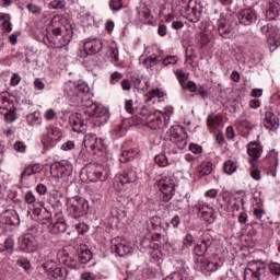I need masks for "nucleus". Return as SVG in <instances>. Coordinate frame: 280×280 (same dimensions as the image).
I'll use <instances>...</instances> for the list:
<instances>
[{
  "mask_svg": "<svg viewBox=\"0 0 280 280\" xmlns=\"http://www.w3.org/2000/svg\"><path fill=\"white\" fill-rule=\"evenodd\" d=\"M89 93V85L84 81H68L63 85V96L72 104H82Z\"/></svg>",
  "mask_w": 280,
  "mask_h": 280,
  "instance_id": "f257e3e1",
  "label": "nucleus"
},
{
  "mask_svg": "<svg viewBox=\"0 0 280 280\" xmlns=\"http://www.w3.org/2000/svg\"><path fill=\"white\" fill-rule=\"evenodd\" d=\"M137 182V171L128 168L124 174L118 175L115 180V189L120 196L127 198L135 194V183Z\"/></svg>",
  "mask_w": 280,
  "mask_h": 280,
  "instance_id": "f03ea898",
  "label": "nucleus"
},
{
  "mask_svg": "<svg viewBox=\"0 0 280 280\" xmlns=\"http://www.w3.org/2000/svg\"><path fill=\"white\" fill-rule=\"evenodd\" d=\"M158 187L161 194H163V201L170 202L171 198H174V194H176L178 180L176 179L174 174L164 172L158 180Z\"/></svg>",
  "mask_w": 280,
  "mask_h": 280,
  "instance_id": "7ed1b4c3",
  "label": "nucleus"
},
{
  "mask_svg": "<svg viewBox=\"0 0 280 280\" xmlns=\"http://www.w3.org/2000/svg\"><path fill=\"white\" fill-rule=\"evenodd\" d=\"M174 113L172 107H167L163 112L156 110L149 116V120L145 122L151 130H163L170 126V116Z\"/></svg>",
  "mask_w": 280,
  "mask_h": 280,
  "instance_id": "20e7f679",
  "label": "nucleus"
},
{
  "mask_svg": "<svg viewBox=\"0 0 280 280\" xmlns=\"http://www.w3.org/2000/svg\"><path fill=\"white\" fill-rule=\"evenodd\" d=\"M67 211L72 218H82L89 211V201L80 196L67 200Z\"/></svg>",
  "mask_w": 280,
  "mask_h": 280,
  "instance_id": "39448f33",
  "label": "nucleus"
},
{
  "mask_svg": "<svg viewBox=\"0 0 280 280\" xmlns=\"http://www.w3.org/2000/svg\"><path fill=\"white\" fill-rule=\"evenodd\" d=\"M195 211H197L198 217L208 224H213L215 220H218V211L205 200H198L195 203Z\"/></svg>",
  "mask_w": 280,
  "mask_h": 280,
  "instance_id": "423d86ee",
  "label": "nucleus"
},
{
  "mask_svg": "<svg viewBox=\"0 0 280 280\" xmlns=\"http://www.w3.org/2000/svg\"><path fill=\"white\" fill-rule=\"evenodd\" d=\"M262 34H268L267 42L270 51H277L280 47V25L273 26L272 24H266L260 27Z\"/></svg>",
  "mask_w": 280,
  "mask_h": 280,
  "instance_id": "0eeeda50",
  "label": "nucleus"
},
{
  "mask_svg": "<svg viewBox=\"0 0 280 280\" xmlns=\"http://www.w3.org/2000/svg\"><path fill=\"white\" fill-rule=\"evenodd\" d=\"M266 270V264L261 260H252L244 271V280H261V272Z\"/></svg>",
  "mask_w": 280,
  "mask_h": 280,
  "instance_id": "6e6552de",
  "label": "nucleus"
},
{
  "mask_svg": "<svg viewBox=\"0 0 280 280\" xmlns=\"http://www.w3.org/2000/svg\"><path fill=\"white\" fill-rule=\"evenodd\" d=\"M72 173L73 164L67 160L50 165V174L55 178H65V176H70Z\"/></svg>",
  "mask_w": 280,
  "mask_h": 280,
  "instance_id": "1a4fd4ad",
  "label": "nucleus"
},
{
  "mask_svg": "<svg viewBox=\"0 0 280 280\" xmlns=\"http://www.w3.org/2000/svg\"><path fill=\"white\" fill-rule=\"evenodd\" d=\"M112 250L119 257H127V255H132V253H135L130 242L126 240L119 241V238L112 240Z\"/></svg>",
  "mask_w": 280,
  "mask_h": 280,
  "instance_id": "9d476101",
  "label": "nucleus"
},
{
  "mask_svg": "<svg viewBox=\"0 0 280 280\" xmlns=\"http://www.w3.org/2000/svg\"><path fill=\"white\" fill-rule=\"evenodd\" d=\"M62 139V131L55 126H48L42 137L44 145H56Z\"/></svg>",
  "mask_w": 280,
  "mask_h": 280,
  "instance_id": "9b49d317",
  "label": "nucleus"
},
{
  "mask_svg": "<svg viewBox=\"0 0 280 280\" xmlns=\"http://www.w3.org/2000/svg\"><path fill=\"white\" fill-rule=\"evenodd\" d=\"M19 246L23 253H36L38 250V241L32 234H24L19 237Z\"/></svg>",
  "mask_w": 280,
  "mask_h": 280,
  "instance_id": "f8f14e48",
  "label": "nucleus"
},
{
  "mask_svg": "<svg viewBox=\"0 0 280 280\" xmlns=\"http://www.w3.org/2000/svg\"><path fill=\"white\" fill-rule=\"evenodd\" d=\"M83 144L85 148L92 150L93 154H97V152H102V150H104V140L97 138L94 133L85 135Z\"/></svg>",
  "mask_w": 280,
  "mask_h": 280,
  "instance_id": "ddd939ff",
  "label": "nucleus"
},
{
  "mask_svg": "<svg viewBox=\"0 0 280 280\" xmlns=\"http://www.w3.org/2000/svg\"><path fill=\"white\" fill-rule=\"evenodd\" d=\"M85 113L94 119H103L106 121V115H108V108L104 107L102 104L89 102L86 105Z\"/></svg>",
  "mask_w": 280,
  "mask_h": 280,
  "instance_id": "4468645a",
  "label": "nucleus"
},
{
  "mask_svg": "<svg viewBox=\"0 0 280 280\" xmlns=\"http://www.w3.org/2000/svg\"><path fill=\"white\" fill-rule=\"evenodd\" d=\"M84 49L89 51L90 56H95V54H100L104 47V42L100 37H90L84 43Z\"/></svg>",
  "mask_w": 280,
  "mask_h": 280,
  "instance_id": "2eb2a0df",
  "label": "nucleus"
},
{
  "mask_svg": "<svg viewBox=\"0 0 280 280\" xmlns=\"http://www.w3.org/2000/svg\"><path fill=\"white\" fill-rule=\"evenodd\" d=\"M237 27V24H228L226 20L224 18H220L218 20V32L222 38H231L233 34H235V28Z\"/></svg>",
  "mask_w": 280,
  "mask_h": 280,
  "instance_id": "dca6fc26",
  "label": "nucleus"
},
{
  "mask_svg": "<svg viewBox=\"0 0 280 280\" xmlns=\"http://www.w3.org/2000/svg\"><path fill=\"white\" fill-rule=\"evenodd\" d=\"M108 176H110V173L102 165L96 166L94 170L88 171V178H90L91 182L101 180L104 183Z\"/></svg>",
  "mask_w": 280,
  "mask_h": 280,
  "instance_id": "f3484780",
  "label": "nucleus"
},
{
  "mask_svg": "<svg viewBox=\"0 0 280 280\" xmlns=\"http://www.w3.org/2000/svg\"><path fill=\"white\" fill-rule=\"evenodd\" d=\"M237 19L242 25H250L257 21V12L254 9H244L238 12Z\"/></svg>",
  "mask_w": 280,
  "mask_h": 280,
  "instance_id": "a211bd4d",
  "label": "nucleus"
},
{
  "mask_svg": "<svg viewBox=\"0 0 280 280\" xmlns=\"http://www.w3.org/2000/svg\"><path fill=\"white\" fill-rule=\"evenodd\" d=\"M70 124L74 132H86V129L89 128L86 120L82 118V114H78V113L72 114L70 116Z\"/></svg>",
  "mask_w": 280,
  "mask_h": 280,
  "instance_id": "6ab92c4d",
  "label": "nucleus"
},
{
  "mask_svg": "<svg viewBox=\"0 0 280 280\" xmlns=\"http://www.w3.org/2000/svg\"><path fill=\"white\" fill-rule=\"evenodd\" d=\"M10 108V101L8 98L3 97V95H0V110L4 112V119L7 124H12V121H16V113Z\"/></svg>",
  "mask_w": 280,
  "mask_h": 280,
  "instance_id": "aec40b11",
  "label": "nucleus"
},
{
  "mask_svg": "<svg viewBox=\"0 0 280 280\" xmlns=\"http://www.w3.org/2000/svg\"><path fill=\"white\" fill-rule=\"evenodd\" d=\"M280 13V2L279 0H267L266 4V18L269 21H275Z\"/></svg>",
  "mask_w": 280,
  "mask_h": 280,
  "instance_id": "412c9836",
  "label": "nucleus"
},
{
  "mask_svg": "<svg viewBox=\"0 0 280 280\" xmlns=\"http://www.w3.org/2000/svg\"><path fill=\"white\" fill-rule=\"evenodd\" d=\"M201 13H202V5L197 4L191 9H187L184 13V16L190 23H198V21H200Z\"/></svg>",
  "mask_w": 280,
  "mask_h": 280,
  "instance_id": "4be33fe9",
  "label": "nucleus"
},
{
  "mask_svg": "<svg viewBox=\"0 0 280 280\" xmlns=\"http://www.w3.org/2000/svg\"><path fill=\"white\" fill-rule=\"evenodd\" d=\"M48 224L51 223V219H47ZM67 231V222L63 219H58L55 223L49 225V232L52 235H58V233H65Z\"/></svg>",
  "mask_w": 280,
  "mask_h": 280,
  "instance_id": "5701e85b",
  "label": "nucleus"
},
{
  "mask_svg": "<svg viewBox=\"0 0 280 280\" xmlns=\"http://www.w3.org/2000/svg\"><path fill=\"white\" fill-rule=\"evenodd\" d=\"M49 255H47V259L46 261L43 264V268L44 270H46V272L51 273L55 269L58 268V264L56 262V260H54L51 257H54V255H56V250L54 248H49Z\"/></svg>",
  "mask_w": 280,
  "mask_h": 280,
  "instance_id": "b1692460",
  "label": "nucleus"
},
{
  "mask_svg": "<svg viewBox=\"0 0 280 280\" xmlns=\"http://www.w3.org/2000/svg\"><path fill=\"white\" fill-rule=\"evenodd\" d=\"M264 126L270 132H277L279 130V120L273 115L266 116Z\"/></svg>",
  "mask_w": 280,
  "mask_h": 280,
  "instance_id": "393cba45",
  "label": "nucleus"
},
{
  "mask_svg": "<svg viewBox=\"0 0 280 280\" xmlns=\"http://www.w3.org/2000/svg\"><path fill=\"white\" fill-rule=\"evenodd\" d=\"M62 18L60 15H55L50 21V31L55 36H60L62 34Z\"/></svg>",
  "mask_w": 280,
  "mask_h": 280,
  "instance_id": "a878e982",
  "label": "nucleus"
},
{
  "mask_svg": "<svg viewBox=\"0 0 280 280\" xmlns=\"http://www.w3.org/2000/svg\"><path fill=\"white\" fill-rule=\"evenodd\" d=\"M207 121H208V128H210V130H212V132L214 130H218V128H222V117L221 116L209 115Z\"/></svg>",
  "mask_w": 280,
  "mask_h": 280,
  "instance_id": "bb28decb",
  "label": "nucleus"
},
{
  "mask_svg": "<svg viewBox=\"0 0 280 280\" xmlns=\"http://www.w3.org/2000/svg\"><path fill=\"white\" fill-rule=\"evenodd\" d=\"M139 155V150L137 148L124 150L120 156L121 163H128V161H132L137 159Z\"/></svg>",
  "mask_w": 280,
  "mask_h": 280,
  "instance_id": "cd10ccee",
  "label": "nucleus"
},
{
  "mask_svg": "<svg viewBox=\"0 0 280 280\" xmlns=\"http://www.w3.org/2000/svg\"><path fill=\"white\" fill-rule=\"evenodd\" d=\"M49 277L57 280H67L69 277V271L65 267H57L52 272L49 273Z\"/></svg>",
  "mask_w": 280,
  "mask_h": 280,
  "instance_id": "c85d7f7f",
  "label": "nucleus"
},
{
  "mask_svg": "<svg viewBox=\"0 0 280 280\" xmlns=\"http://www.w3.org/2000/svg\"><path fill=\"white\" fill-rule=\"evenodd\" d=\"M40 172H43V165L39 163H36L33 166L26 167L22 172V178H30V176H32V174H40Z\"/></svg>",
  "mask_w": 280,
  "mask_h": 280,
  "instance_id": "c756f323",
  "label": "nucleus"
},
{
  "mask_svg": "<svg viewBox=\"0 0 280 280\" xmlns=\"http://www.w3.org/2000/svg\"><path fill=\"white\" fill-rule=\"evenodd\" d=\"M261 145L252 142L247 145V153L249 154V156H253L254 159H259V156H261Z\"/></svg>",
  "mask_w": 280,
  "mask_h": 280,
  "instance_id": "7c9ffc66",
  "label": "nucleus"
},
{
  "mask_svg": "<svg viewBox=\"0 0 280 280\" xmlns=\"http://www.w3.org/2000/svg\"><path fill=\"white\" fill-rule=\"evenodd\" d=\"M12 16L8 13H0V23L8 33L12 32Z\"/></svg>",
  "mask_w": 280,
  "mask_h": 280,
  "instance_id": "2f4dec72",
  "label": "nucleus"
},
{
  "mask_svg": "<svg viewBox=\"0 0 280 280\" xmlns=\"http://www.w3.org/2000/svg\"><path fill=\"white\" fill-rule=\"evenodd\" d=\"M221 198L223 200V203H221V207H225V211H231L235 205V199L231 197V195L223 192L221 195Z\"/></svg>",
  "mask_w": 280,
  "mask_h": 280,
  "instance_id": "473e14b6",
  "label": "nucleus"
},
{
  "mask_svg": "<svg viewBox=\"0 0 280 280\" xmlns=\"http://www.w3.org/2000/svg\"><path fill=\"white\" fill-rule=\"evenodd\" d=\"M79 16L82 23H84L85 25H91V23L93 22V16H91V12H89V10H86L85 8H81Z\"/></svg>",
  "mask_w": 280,
  "mask_h": 280,
  "instance_id": "72a5a7b5",
  "label": "nucleus"
},
{
  "mask_svg": "<svg viewBox=\"0 0 280 280\" xmlns=\"http://www.w3.org/2000/svg\"><path fill=\"white\" fill-rule=\"evenodd\" d=\"M26 9L30 12V14H33V16H40V14H43V7H40L34 2H30L26 5Z\"/></svg>",
  "mask_w": 280,
  "mask_h": 280,
  "instance_id": "f704fd0d",
  "label": "nucleus"
},
{
  "mask_svg": "<svg viewBox=\"0 0 280 280\" xmlns=\"http://www.w3.org/2000/svg\"><path fill=\"white\" fill-rule=\"evenodd\" d=\"M213 172V163L203 162L199 168L200 176H209Z\"/></svg>",
  "mask_w": 280,
  "mask_h": 280,
  "instance_id": "c9c22d12",
  "label": "nucleus"
},
{
  "mask_svg": "<svg viewBox=\"0 0 280 280\" xmlns=\"http://www.w3.org/2000/svg\"><path fill=\"white\" fill-rule=\"evenodd\" d=\"M192 246H194V235L188 233L183 240L182 253L189 250V248H191Z\"/></svg>",
  "mask_w": 280,
  "mask_h": 280,
  "instance_id": "e433bc0d",
  "label": "nucleus"
},
{
  "mask_svg": "<svg viewBox=\"0 0 280 280\" xmlns=\"http://www.w3.org/2000/svg\"><path fill=\"white\" fill-rule=\"evenodd\" d=\"M57 259L59 264H62L63 266H69V264H71V258L69 257V254H67L66 250H59L57 253Z\"/></svg>",
  "mask_w": 280,
  "mask_h": 280,
  "instance_id": "4c0bfd02",
  "label": "nucleus"
},
{
  "mask_svg": "<svg viewBox=\"0 0 280 280\" xmlns=\"http://www.w3.org/2000/svg\"><path fill=\"white\" fill-rule=\"evenodd\" d=\"M207 248H209V245H207V241H201L195 246V255H197L198 257H202V255L207 253Z\"/></svg>",
  "mask_w": 280,
  "mask_h": 280,
  "instance_id": "58836bf2",
  "label": "nucleus"
},
{
  "mask_svg": "<svg viewBox=\"0 0 280 280\" xmlns=\"http://www.w3.org/2000/svg\"><path fill=\"white\" fill-rule=\"evenodd\" d=\"M223 170L225 174H229L231 176V174L237 172V164L234 161L229 160L224 163Z\"/></svg>",
  "mask_w": 280,
  "mask_h": 280,
  "instance_id": "ea45409f",
  "label": "nucleus"
},
{
  "mask_svg": "<svg viewBox=\"0 0 280 280\" xmlns=\"http://www.w3.org/2000/svg\"><path fill=\"white\" fill-rule=\"evenodd\" d=\"M175 75H176L178 82L180 83L182 89L184 86H187V80H189V75L187 73H185L183 70H176Z\"/></svg>",
  "mask_w": 280,
  "mask_h": 280,
  "instance_id": "a19ab883",
  "label": "nucleus"
},
{
  "mask_svg": "<svg viewBox=\"0 0 280 280\" xmlns=\"http://www.w3.org/2000/svg\"><path fill=\"white\" fill-rule=\"evenodd\" d=\"M267 161L269 162L271 167H277V165H279V154L277 153V151H270L267 155Z\"/></svg>",
  "mask_w": 280,
  "mask_h": 280,
  "instance_id": "79ce46f5",
  "label": "nucleus"
},
{
  "mask_svg": "<svg viewBox=\"0 0 280 280\" xmlns=\"http://www.w3.org/2000/svg\"><path fill=\"white\" fill-rule=\"evenodd\" d=\"M138 18L142 23H148L150 21V9H148V7H143L138 10Z\"/></svg>",
  "mask_w": 280,
  "mask_h": 280,
  "instance_id": "37998d69",
  "label": "nucleus"
},
{
  "mask_svg": "<svg viewBox=\"0 0 280 280\" xmlns=\"http://www.w3.org/2000/svg\"><path fill=\"white\" fill-rule=\"evenodd\" d=\"M93 259V253H91L89 249L82 250L79 254V261L81 264H89Z\"/></svg>",
  "mask_w": 280,
  "mask_h": 280,
  "instance_id": "c03bdc74",
  "label": "nucleus"
},
{
  "mask_svg": "<svg viewBox=\"0 0 280 280\" xmlns=\"http://www.w3.org/2000/svg\"><path fill=\"white\" fill-rule=\"evenodd\" d=\"M164 93L163 91L156 89V90H151L148 94H147V102H152V100L158 98L161 100V97H163Z\"/></svg>",
  "mask_w": 280,
  "mask_h": 280,
  "instance_id": "a18cd8bd",
  "label": "nucleus"
},
{
  "mask_svg": "<svg viewBox=\"0 0 280 280\" xmlns=\"http://www.w3.org/2000/svg\"><path fill=\"white\" fill-rule=\"evenodd\" d=\"M67 1L65 0H52L49 4L48 8L49 10H62V8H66Z\"/></svg>",
  "mask_w": 280,
  "mask_h": 280,
  "instance_id": "49530a36",
  "label": "nucleus"
},
{
  "mask_svg": "<svg viewBox=\"0 0 280 280\" xmlns=\"http://www.w3.org/2000/svg\"><path fill=\"white\" fill-rule=\"evenodd\" d=\"M154 161L156 165H160V167H167V165H170V162L167 161V156L165 154L155 155Z\"/></svg>",
  "mask_w": 280,
  "mask_h": 280,
  "instance_id": "de8ad7c7",
  "label": "nucleus"
},
{
  "mask_svg": "<svg viewBox=\"0 0 280 280\" xmlns=\"http://www.w3.org/2000/svg\"><path fill=\"white\" fill-rule=\"evenodd\" d=\"M109 7L113 12H119L124 8V2L121 0H110Z\"/></svg>",
  "mask_w": 280,
  "mask_h": 280,
  "instance_id": "09e8293b",
  "label": "nucleus"
},
{
  "mask_svg": "<svg viewBox=\"0 0 280 280\" xmlns=\"http://www.w3.org/2000/svg\"><path fill=\"white\" fill-rule=\"evenodd\" d=\"M73 228L77 233H79V235H83V233H86V231H89V225L85 223H75Z\"/></svg>",
  "mask_w": 280,
  "mask_h": 280,
  "instance_id": "8fccbe9b",
  "label": "nucleus"
},
{
  "mask_svg": "<svg viewBox=\"0 0 280 280\" xmlns=\"http://www.w3.org/2000/svg\"><path fill=\"white\" fill-rule=\"evenodd\" d=\"M57 113L54 108H48L45 114H44V117L46 119V121H54V119H56L57 117Z\"/></svg>",
  "mask_w": 280,
  "mask_h": 280,
  "instance_id": "3c124183",
  "label": "nucleus"
},
{
  "mask_svg": "<svg viewBox=\"0 0 280 280\" xmlns=\"http://www.w3.org/2000/svg\"><path fill=\"white\" fill-rule=\"evenodd\" d=\"M165 280H187V277L183 276V270H180L167 276Z\"/></svg>",
  "mask_w": 280,
  "mask_h": 280,
  "instance_id": "603ef678",
  "label": "nucleus"
},
{
  "mask_svg": "<svg viewBox=\"0 0 280 280\" xmlns=\"http://www.w3.org/2000/svg\"><path fill=\"white\" fill-rule=\"evenodd\" d=\"M27 119L32 121V124H39L40 122V112H33L28 114Z\"/></svg>",
  "mask_w": 280,
  "mask_h": 280,
  "instance_id": "864d4df0",
  "label": "nucleus"
},
{
  "mask_svg": "<svg viewBox=\"0 0 280 280\" xmlns=\"http://www.w3.org/2000/svg\"><path fill=\"white\" fill-rule=\"evenodd\" d=\"M218 268H220V265H218V262L208 261L206 264L205 271L206 272H214L215 270H218Z\"/></svg>",
  "mask_w": 280,
  "mask_h": 280,
  "instance_id": "5fc2aeb1",
  "label": "nucleus"
},
{
  "mask_svg": "<svg viewBox=\"0 0 280 280\" xmlns=\"http://www.w3.org/2000/svg\"><path fill=\"white\" fill-rule=\"evenodd\" d=\"M24 200L27 205H34V202H36V197L32 190H28L24 196Z\"/></svg>",
  "mask_w": 280,
  "mask_h": 280,
  "instance_id": "6e6d98bb",
  "label": "nucleus"
},
{
  "mask_svg": "<svg viewBox=\"0 0 280 280\" xmlns=\"http://www.w3.org/2000/svg\"><path fill=\"white\" fill-rule=\"evenodd\" d=\"M13 149L15 150V152L23 153V152H25V150H27V147L25 145L24 142H22V141H16V142L13 144Z\"/></svg>",
  "mask_w": 280,
  "mask_h": 280,
  "instance_id": "4d7b16f0",
  "label": "nucleus"
},
{
  "mask_svg": "<svg viewBox=\"0 0 280 280\" xmlns=\"http://www.w3.org/2000/svg\"><path fill=\"white\" fill-rule=\"evenodd\" d=\"M218 194H220V190H219V189L211 188V189H208V190L205 192V197H206V198H210V199H215V198H218Z\"/></svg>",
  "mask_w": 280,
  "mask_h": 280,
  "instance_id": "13d9d810",
  "label": "nucleus"
},
{
  "mask_svg": "<svg viewBox=\"0 0 280 280\" xmlns=\"http://www.w3.org/2000/svg\"><path fill=\"white\" fill-rule=\"evenodd\" d=\"M18 266H20V268H23V270H30V268H32V265H30V260L25 259V258H20L18 260Z\"/></svg>",
  "mask_w": 280,
  "mask_h": 280,
  "instance_id": "bf43d9fd",
  "label": "nucleus"
},
{
  "mask_svg": "<svg viewBox=\"0 0 280 280\" xmlns=\"http://www.w3.org/2000/svg\"><path fill=\"white\" fill-rule=\"evenodd\" d=\"M184 91H190V93H196V91H198V85H196V82L194 81H188L186 83V86L183 88Z\"/></svg>",
  "mask_w": 280,
  "mask_h": 280,
  "instance_id": "052dcab7",
  "label": "nucleus"
},
{
  "mask_svg": "<svg viewBox=\"0 0 280 280\" xmlns=\"http://www.w3.org/2000/svg\"><path fill=\"white\" fill-rule=\"evenodd\" d=\"M269 270L272 275L280 276V264L279 262H271L269 265Z\"/></svg>",
  "mask_w": 280,
  "mask_h": 280,
  "instance_id": "680f3d73",
  "label": "nucleus"
},
{
  "mask_svg": "<svg viewBox=\"0 0 280 280\" xmlns=\"http://www.w3.org/2000/svg\"><path fill=\"white\" fill-rule=\"evenodd\" d=\"M250 202L254 207L261 205V195H259V192H255L250 199Z\"/></svg>",
  "mask_w": 280,
  "mask_h": 280,
  "instance_id": "e2e57ef3",
  "label": "nucleus"
},
{
  "mask_svg": "<svg viewBox=\"0 0 280 280\" xmlns=\"http://www.w3.org/2000/svg\"><path fill=\"white\" fill-rule=\"evenodd\" d=\"M158 220H159V218H156V217L149 219L148 231H154V229H156V226H159V224H156Z\"/></svg>",
  "mask_w": 280,
  "mask_h": 280,
  "instance_id": "0e129e2a",
  "label": "nucleus"
},
{
  "mask_svg": "<svg viewBox=\"0 0 280 280\" xmlns=\"http://www.w3.org/2000/svg\"><path fill=\"white\" fill-rule=\"evenodd\" d=\"M250 176L254 180H261V171L257 168H252Z\"/></svg>",
  "mask_w": 280,
  "mask_h": 280,
  "instance_id": "69168bd1",
  "label": "nucleus"
},
{
  "mask_svg": "<svg viewBox=\"0 0 280 280\" xmlns=\"http://www.w3.org/2000/svg\"><path fill=\"white\" fill-rule=\"evenodd\" d=\"M178 61V59L175 56H171L165 58L162 61V65H164V67H167V65H176V62Z\"/></svg>",
  "mask_w": 280,
  "mask_h": 280,
  "instance_id": "338daca9",
  "label": "nucleus"
},
{
  "mask_svg": "<svg viewBox=\"0 0 280 280\" xmlns=\"http://www.w3.org/2000/svg\"><path fill=\"white\" fill-rule=\"evenodd\" d=\"M81 279L82 280H95V279H97V276L93 272L86 271V272L82 273Z\"/></svg>",
  "mask_w": 280,
  "mask_h": 280,
  "instance_id": "774afa93",
  "label": "nucleus"
}]
</instances>
